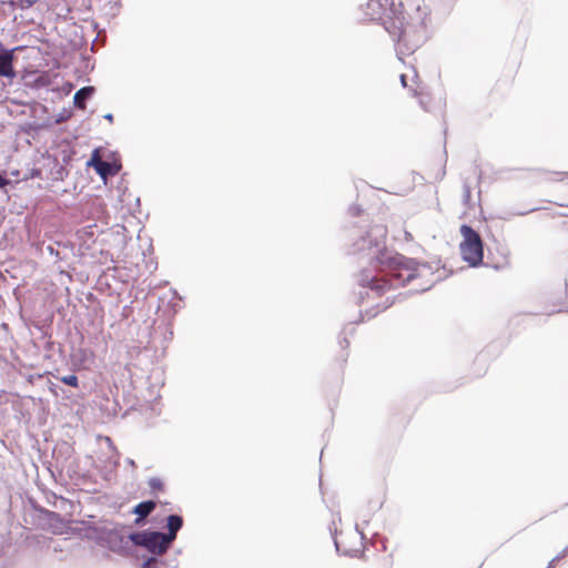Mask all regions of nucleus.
I'll use <instances>...</instances> for the list:
<instances>
[{
	"label": "nucleus",
	"instance_id": "obj_19",
	"mask_svg": "<svg viewBox=\"0 0 568 568\" xmlns=\"http://www.w3.org/2000/svg\"><path fill=\"white\" fill-rule=\"evenodd\" d=\"M381 535H372L371 541L374 547H376L377 544L381 545L383 550H386V545L384 539H377L376 537H379Z\"/></svg>",
	"mask_w": 568,
	"mask_h": 568
},
{
	"label": "nucleus",
	"instance_id": "obj_2",
	"mask_svg": "<svg viewBox=\"0 0 568 568\" xmlns=\"http://www.w3.org/2000/svg\"><path fill=\"white\" fill-rule=\"evenodd\" d=\"M365 16L371 21L381 22L386 31L397 42L400 50L404 48L407 52L414 51V49L408 45L404 6L400 1L368 0L365 4Z\"/></svg>",
	"mask_w": 568,
	"mask_h": 568
},
{
	"label": "nucleus",
	"instance_id": "obj_23",
	"mask_svg": "<svg viewBox=\"0 0 568 568\" xmlns=\"http://www.w3.org/2000/svg\"><path fill=\"white\" fill-rule=\"evenodd\" d=\"M8 184V181L0 174V187H3Z\"/></svg>",
	"mask_w": 568,
	"mask_h": 568
},
{
	"label": "nucleus",
	"instance_id": "obj_3",
	"mask_svg": "<svg viewBox=\"0 0 568 568\" xmlns=\"http://www.w3.org/2000/svg\"><path fill=\"white\" fill-rule=\"evenodd\" d=\"M463 241L459 245L460 254L470 266H478L484 258V245L480 235L469 225L460 226Z\"/></svg>",
	"mask_w": 568,
	"mask_h": 568
},
{
	"label": "nucleus",
	"instance_id": "obj_20",
	"mask_svg": "<svg viewBox=\"0 0 568 568\" xmlns=\"http://www.w3.org/2000/svg\"><path fill=\"white\" fill-rule=\"evenodd\" d=\"M566 556H568V548L565 547L557 556H555L551 561L554 564H556L557 561L561 560L562 558H565Z\"/></svg>",
	"mask_w": 568,
	"mask_h": 568
},
{
	"label": "nucleus",
	"instance_id": "obj_22",
	"mask_svg": "<svg viewBox=\"0 0 568 568\" xmlns=\"http://www.w3.org/2000/svg\"><path fill=\"white\" fill-rule=\"evenodd\" d=\"M47 515L49 517L50 520H60V517L59 515L54 514V513H51V511H47Z\"/></svg>",
	"mask_w": 568,
	"mask_h": 568
},
{
	"label": "nucleus",
	"instance_id": "obj_25",
	"mask_svg": "<svg viewBox=\"0 0 568 568\" xmlns=\"http://www.w3.org/2000/svg\"><path fill=\"white\" fill-rule=\"evenodd\" d=\"M555 564L550 560L546 568H554Z\"/></svg>",
	"mask_w": 568,
	"mask_h": 568
},
{
	"label": "nucleus",
	"instance_id": "obj_5",
	"mask_svg": "<svg viewBox=\"0 0 568 568\" xmlns=\"http://www.w3.org/2000/svg\"><path fill=\"white\" fill-rule=\"evenodd\" d=\"M336 552L359 558L368 550L367 535H332Z\"/></svg>",
	"mask_w": 568,
	"mask_h": 568
},
{
	"label": "nucleus",
	"instance_id": "obj_26",
	"mask_svg": "<svg viewBox=\"0 0 568 568\" xmlns=\"http://www.w3.org/2000/svg\"><path fill=\"white\" fill-rule=\"evenodd\" d=\"M566 547L568 548V545Z\"/></svg>",
	"mask_w": 568,
	"mask_h": 568
},
{
	"label": "nucleus",
	"instance_id": "obj_11",
	"mask_svg": "<svg viewBox=\"0 0 568 568\" xmlns=\"http://www.w3.org/2000/svg\"><path fill=\"white\" fill-rule=\"evenodd\" d=\"M155 506L156 504L153 500L138 504L133 509V513L139 516L138 521L148 517L155 509Z\"/></svg>",
	"mask_w": 568,
	"mask_h": 568
},
{
	"label": "nucleus",
	"instance_id": "obj_27",
	"mask_svg": "<svg viewBox=\"0 0 568 568\" xmlns=\"http://www.w3.org/2000/svg\"><path fill=\"white\" fill-rule=\"evenodd\" d=\"M175 568H178V567H175Z\"/></svg>",
	"mask_w": 568,
	"mask_h": 568
},
{
	"label": "nucleus",
	"instance_id": "obj_16",
	"mask_svg": "<svg viewBox=\"0 0 568 568\" xmlns=\"http://www.w3.org/2000/svg\"><path fill=\"white\" fill-rule=\"evenodd\" d=\"M149 486L153 491H161L164 485L160 478L154 477L149 480Z\"/></svg>",
	"mask_w": 568,
	"mask_h": 568
},
{
	"label": "nucleus",
	"instance_id": "obj_8",
	"mask_svg": "<svg viewBox=\"0 0 568 568\" xmlns=\"http://www.w3.org/2000/svg\"><path fill=\"white\" fill-rule=\"evenodd\" d=\"M409 93L418 100L420 106L426 112H432L435 109L436 102L422 81H416L415 87H409Z\"/></svg>",
	"mask_w": 568,
	"mask_h": 568
},
{
	"label": "nucleus",
	"instance_id": "obj_10",
	"mask_svg": "<svg viewBox=\"0 0 568 568\" xmlns=\"http://www.w3.org/2000/svg\"><path fill=\"white\" fill-rule=\"evenodd\" d=\"M92 87H85L75 92L73 97L74 105L81 110L85 109V101L93 94Z\"/></svg>",
	"mask_w": 568,
	"mask_h": 568
},
{
	"label": "nucleus",
	"instance_id": "obj_18",
	"mask_svg": "<svg viewBox=\"0 0 568 568\" xmlns=\"http://www.w3.org/2000/svg\"><path fill=\"white\" fill-rule=\"evenodd\" d=\"M158 564V558L155 556H151L143 561L140 568H156Z\"/></svg>",
	"mask_w": 568,
	"mask_h": 568
},
{
	"label": "nucleus",
	"instance_id": "obj_4",
	"mask_svg": "<svg viewBox=\"0 0 568 568\" xmlns=\"http://www.w3.org/2000/svg\"><path fill=\"white\" fill-rule=\"evenodd\" d=\"M82 539L106 548L119 555H131L134 552V544L131 537L128 535H79Z\"/></svg>",
	"mask_w": 568,
	"mask_h": 568
},
{
	"label": "nucleus",
	"instance_id": "obj_12",
	"mask_svg": "<svg viewBox=\"0 0 568 568\" xmlns=\"http://www.w3.org/2000/svg\"><path fill=\"white\" fill-rule=\"evenodd\" d=\"M119 171L114 164L109 162H99V168H97V173L102 178L106 179L109 175H115Z\"/></svg>",
	"mask_w": 568,
	"mask_h": 568
},
{
	"label": "nucleus",
	"instance_id": "obj_1",
	"mask_svg": "<svg viewBox=\"0 0 568 568\" xmlns=\"http://www.w3.org/2000/svg\"><path fill=\"white\" fill-rule=\"evenodd\" d=\"M437 276L432 266L413 258H395L390 271L386 275L363 277L361 284L366 287L362 301L368 304L371 301L379 300L375 304L376 312H382L395 303V297L389 295L398 286H409L412 292H425L429 290Z\"/></svg>",
	"mask_w": 568,
	"mask_h": 568
},
{
	"label": "nucleus",
	"instance_id": "obj_6",
	"mask_svg": "<svg viewBox=\"0 0 568 568\" xmlns=\"http://www.w3.org/2000/svg\"><path fill=\"white\" fill-rule=\"evenodd\" d=\"M178 535H128L134 538V549L138 547L144 548L152 556L161 555L166 551L175 540Z\"/></svg>",
	"mask_w": 568,
	"mask_h": 568
},
{
	"label": "nucleus",
	"instance_id": "obj_21",
	"mask_svg": "<svg viewBox=\"0 0 568 568\" xmlns=\"http://www.w3.org/2000/svg\"><path fill=\"white\" fill-rule=\"evenodd\" d=\"M416 81H420V80L418 79V77H417V75H416V77H415V79L413 80V84H412V85H408V84H407V82H406V75H405V74H402V75H400V82H402L403 87L407 88L408 90H409V87H415V82H416Z\"/></svg>",
	"mask_w": 568,
	"mask_h": 568
},
{
	"label": "nucleus",
	"instance_id": "obj_14",
	"mask_svg": "<svg viewBox=\"0 0 568 568\" xmlns=\"http://www.w3.org/2000/svg\"><path fill=\"white\" fill-rule=\"evenodd\" d=\"M34 0H10V4L19 9H29L34 4Z\"/></svg>",
	"mask_w": 568,
	"mask_h": 568
},
{
	"label": "nucleus",
	"instance_id": "obj_9",
	"mask_svg": "<svg viewBox=\"0 0 568 568\" xmlns=\"http://www.w3.org/2000/svg\"><path fill=\"white\" fill-rule=\"evenodd\" d=\"M13 61L14 50L2 49L0 52V78H8L12 80L17 77Z\"/></svg>",
	"mask_w": 568,
	"mask_h": 568
},
{
	"label": "nucleus",
	"instance_id": "obj_24",
	"mask_svg": "<svg viewBox=\"0 0 568 568\" xmlns=\"http://www.w3.org/2000/svg\"><path fill=\"white\" fill-rule=\"evenodd\" d=\"M469 197H470V190H469V187H467V189L465 190V200H466V201H468V200H469Z\"/></svg>",
	"mask_w": 568,
	"mask_h": 568
},
{
	"label": "nucleus",
	"instance_id": "obj_7",
	"mask_svg": "<svg viewBox=\"0 0 568 568\" xmlns=\"http://www.w3.org/2000/svg\"><path fill=\"white\" fill-rule=\"evenodd\" d=\"M26 545L33 549H48L52 550L53 552H62L67 548L68 538H64L62 540H53V538L47 536V535H27Z\"/></svg>",
	"mask_w": 568,
	"mask_h": 568
},
{
	"label": "nucleus",
	"instance_id": "obj_17",
	"mask_svg": "<svg viewBox=\"0 0 568 568\" xmlns=\"http://www.w3.org/2000/svg\"><path fill=\"white\" fill-rule=\"evenodd\" d=\"M99 162H104V161L101 159L99 150H94L88 164L93 166L97 170V168H99Z\"/></svg>",
	"mask_w": 568,
	"mask_h": 568
},
{
	"label": "nucleus",
	"instance_id": "obj_15",
	"mask_svg": "<svg viewBox=\"0 0 568 568\" xmlns=\"http://www.w3.org/2000/svg\"><path fill=\"white\" fill-rule=\"evenodd\" d=\"M60 381L63 384L72 386V387H78L79 386V381H78V377L75 375L63 376V377L60 378Z\"/></svg>",
	"mask_w": 568,
	"mask_h": 568
},
{
	"label": "nucleus",
	"instance_id": "obj_13",
	"mask_svg": "<svg viewBox=\"0 0 568 568\" xmlns=\"http://www.w3.org/2000/svg\"><path fill=\"white\" fill-rule=\"evenodd\" d=\"M182 525H183V519L181 516L170 515L168 517L166 527H168L169 532H178L182 528Z\"/></svg>",
	"mask_w": 568,
	"mask_h": 568
}]
</instances>
